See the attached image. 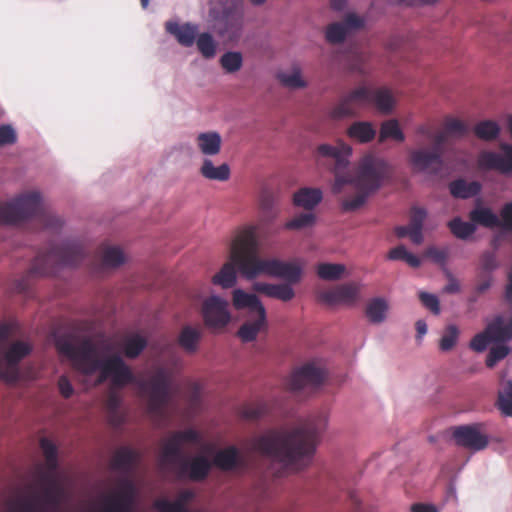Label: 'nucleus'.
I'll return each instance as SVG.
<instances>
[{"mask_svg":"<svg viewBox=\"0 0 512 512\" xmlns=\"http://www.w3.org/2000/svg\"><path fill=\"white\" fill-rule=\"evenodd\" d=\"M233 305L236 309L248 308L252 314H263L265 308L254 294H249L241 289L233 291Z\"/></svg>","mask_w":512,"mask_h":512,"instance_id":"obj_25","label":"nucleus"},{"mask_svg":"<svg viewBox=\"0 0 512 512\" xmlns=\"http://www.w3.org/2000/svg\"><path fill=\"white\" fill-rule=\"evenodd\" d=\"M359 294L360 285L356 282H348L319 292L318 300L328 305H353L359 299Z\"/></svg>","mask_w":512,"mask_h":512,"instance_id":"obj_16","label":"nucleus"},{"mask_svg":"<svg viewBox=\"0 0 512 512\" xmlns=\"http://www.w3.org/2000/svg\"><path fill=\"white\" fill-rule=\"evenodd\" d=\"M425 256L431 259L432 262L445 266L448 259V249H439L435 246H430L426 249Z\"/></svg>","mask_w":512,"mask_h":512,"instance_id":"obj_56","label":"nucleus"},{"mask_svg":"<svg viewBox=\"0 0 512 512\" xmlns=\"http://www.w3.org/2000/svg\"><path fill=\"white\" fill-rule=\"evenodd\" d=\"M448 227L455 237L462 240L468 239L476 230V226L472 222H465L460 217L450 220Z\"/></svg>","mask_w":512,"mask_h":512,"instance_id":"obj_41","label":"nucleus"},{"mask_svg":"<svg viewBox=\"0 0 512 512\" xmlns=\"http://www.w3.org/2000/svg\"><path fill=\"white\" fill-rule=\"evenodd\" d=\"M497 265L498 264L494 253L486 252L483 254L481 258V266L483 270L490 272L494 270Z\"/></svg>","mask_w":512,"mask_h":512,"instance_id":"obj_60","label":"nucleus"},{"mask_svg":"<svg viewBox=\"0 0 512 512\" xmlns=\"http://www.w3.org/2000/svg\"><path fill=\"white\" fill-rule=\"evenodd\" d=\"M446 275L449 278V283L444 287V291L449 294L458 293L460 291V285L458 281L448 270H446Z\"/></svg>","mask_w":512,"mask_h":512,"instance_id":"obj_64","label":"nucleus"},{"mask_svg":"<svg viewBox=\"0 0 512 512\" xmlns=\"http://www.w3.org/2000/svg\"><path fill=\"white\" fill-rule=\"evenodd\" d=\"M135 497V486L129 478L120 482V490L107 500L105 512H130Z\"/></svg>","mask_w":512,"mask_h":512,"instance_id":"obj_19","label":"nucleus"},{"mask_svg":"<svg viewBox=\"0 0 512 512\" xmlns=\"http://www.w3.org/2000/svg\"><path fill=\"white\" fill-rule=\"evenodd\" d=\"M419 298L422 304L433 314L438 315L440 313V303L434 294L420 292Z\"/></svg>","mask_w":512,"mask_h":512,"instance_id":"obj_57","label":"nucleus"},{"mask_svg":"<svg viewBox=\"0 0 512 512\" xmlns=\"http://www.w3.org/2000/svg\"><path fill=\"white\" fill-rule=\"evenodd\" d=\"M58 388L64 398H70L74 392L73 386L66 376H61L58 380Z\"/></svg>","mask_w":512,"mask_h":512,"instance_id":"obj_61","label":"nucleus"},{"mask_svg":"<svg viewBox=\"0 0 512 512\" xmlns=\"http://www.w3.org/2000/svg\"><path fill=\"white\" fill-rule=\"evenodd\" d=\"M469 218L474 225L478 224L486 228H496L501 225L499 217L487 207L474 208L470 211Z\"/></svg>","mask_w":512,"mask_h":512,"instance_id":"obj_31","label":"nucleus"},{"mask_svg":"<svg viewBox=\"0 0 512 512\" xmlns=\"http://www.w3.org/2000/svg\"><path fill=\"white\" fill-rule=\"evenodd\" d=\"M139 388L147 396L148 414L163 420L172 399L170 376L165 370L158 369L148 379L140 381Z\"/></svg>","mask_w":512,"mask_h":512,"instance_id":"obj_9","label":"nucleus"},{"mask_svg":"<svg viewBox=\"0 0 512 512\" xmlns=\"http://www.w3.org/2000/svg\"><path fill=\"white\" fill-rule=\"evenodd\" d=\"M277 78L281 84L289 88H303L306 86V82L301 78L299 68H294L292 73H278Z\"/></svg>","mask_w":512,"mask_h":512,"instance_id":"obj_51","label":"nucleus"},{"mask_svg":"<svg viewBox=\"0 0 512 512\" xmlns=\"http://www.w3.org/2000/svg\"><path fill=\"white\" fill-rule=\"evenodd\" d=\"M57 348L61 354L72 361L74 368L81 373L90 375L100 370L99 383L109 377L116 387H123L133 381L130 368L120 356L113 355L105 361H101L97 357L95 345L89 339L83 340L79 345L67 340L58 341Z\"/></svg>","mask_w":512,"mask_h":512,"instance_id":"obj_3","label":"nucleus"},{"mask_svg":"<svg viewBox=\"0 0 512 512\" xmlns=\"http://www.w3.org/2000/svg\"><path fill=\"white\" fill-rule=\"evenodd\" d=\"M201 332L190 326H185L179 335V345L187 352H195L201 339Z\"/></svg>","mask_w":512,"mask_h":512,"instance_id":"obj_38","label":"nucleus"},{"mask_svg":"<svg viewBox=\"0 0 512 512\" xmlns=\"http://www.w3.org/2000/svg\"><path fill=\"white\" fill-rule=\"evenodd\" d=\"M17 141V134L11 125L0 126V147L12 145Z\"/></svg>","mask_w":512,"mask_h":512,"instance_id":"obj_58","label":"nucleus"},{"mask_svg":"<svg viewBox=\"0 0 512 512\" xmlns=\"http://www.w3.org/2000/svg\"><path fill=\"white\" fill-rule=\"evenodd\" d=\"M406 256H408L407 249L403 246H397L389 251L388 258L390 260H402L405 261Z\"/></svg>","mask_w":512,"mask_h":512,"instance_id":"obj_63","label":"nucleus"},{"mask_svg":"<svg viewBox=\"0 0 512 512\" xmlns=\"http://www.w3.org/2000/svg\"><path fill=\"white\" fill-rule=\"evenodd\" d=\"M443 151L419 148L410 152V163L416 172L437 174L443 167Z\"/></svg>","mask_w":512,"mask_h":512,"instance_id":"obj_17","label":"nucleus"},{"mask_svg":"<svg viewBox=\"0 0 512 512\" xmlns=\"http://www.w3.org/2000/svg\"><path fill=\"white\" fill-rule=\"evenodd\" d=\"M473 132L478 139L491 142L499 136L500 126L493 120H483L474 126Z\"/></svg>","mask_w":512,"mask_h":512,"instance_id":"obj_35","label":"nucleus"},{"mask_svg":"<svg viewBox=\"0 0 512 512\" xmlns=\"http://www.w3.org/2000/svg\"><path fill=\"white\" fill-rule=\"evenodd\" d=\"M85 257L83 245L79 241H66L52 246L47 252L39 253L30 269L29 276L54 275L59 267H75Z\"/></svg>","mask_w":512,"mask_h":512,"instance_id":"obj_8","label":"nucleus"},{"mask_svg":"<svg viewBox=\"0 0 512 512\" xmlns=\"http://www.w3.org/2000/svg\"><path fill=\"white\" fill-rule=\"evenodd\" d=\"M324 379L325 372L323 369L313 363H306L291 374L288 387L293 392L304 389L314 390L323 383Z\"/></svg>","mask_w":512,"mask_h":512,"instance_id":"obj_13","label":"nucleus"},{"mask_svg":"<svg viewBox=\"0 0 512 512\" xmlns=\"http://www.w3.org/2000/svg\"><path fill=\"white\" fill-rule=\"evenodd\" d=\"M229 303L227 300L212 295L206 298L201 306L204 325L211 331L223 330L230 322Z\"/></svg>","mask_w":512,"mask_h":512,"instance_id":"obj_12","label":"nucleus"},{"mask_svg":"<svg viewBox=\"0 0 512 512\" xmlns=\"http://www.w3.org/2000/svg\"><path fill=\"white\" fill-rule=\"evenodd\" d=\"M327 422L324 414L311 416L291 430L269 429L252 437L248 446L251 451L285 466H304L312 459Z\"/></svg>","mask_w":512,"mask_h":512,"instance_id":"obj_2","label":"nucleus"},{"mask_svg":"<svg viewBox=\"0 0 512 512\" xmlns=\"http://www.w3.org/2000/svg\"><path fill=\"white\" fill-rule=\"evenodd\" d=\"M31 352V346L23 341L14 342L5 354L7 366L0 368V379L14 383L19 379L18 363Z\"/></svg>","mask_w":512,"mask_h":512,"instance_id":"obj_18","label":"nucleus"},{"mask_svg":"<svg viewBox=\"0 0 512 512\" xmlns=\"http://www.w3.org/2000/svg\"><path fill=\"white\" fill-rule=\"evenodd\" d=\"M190 497H191V493L187 491L181 495L180 499H178L174 502H170L166 499L158 500L155 503V507L160 512H187V509L185 507V502Z\"/></svg>","mask_w":512,"mask_h":512,"instance_id":"obj_42","label":"nucleus"},{"mask_svg":"<svg viewBox=\"0 0 512 512\" xmlns=\"http://www.w3.org/2000/svg\"><path fill=\"white\" fill-rule=\"evenodd\" d=\"M482 424L462 425L453 429V439L458 446L480 451L488 446L489 439L482 432Z\"/></svg>","mask_w":512,"mask_h":512,"instance_id":"obj_15","label":"nucleus"},{"mask_svg":"<svg viewBox=\"0 0 512 512\" xmlns=\"http://www.w3.org/2000/svg\"><path fill=\"white\" fill-rule=\"evenodd\" d=\"M348 136L360 143L372 141L376 131L370 122H355L348 128Z\"/></svg>","mask_w":512,"mask_h":512,"instance_id":"obj_34","label":"nucleus"},{"mask_svg":"<svg viewBox=\"0 0 512 512\" xmlns=\"http://www.w3.org/2000/svg\"><path fill=\"white\" fill-rule=\"evenodd\" d=\"M427 212L424 208L414 206L410 210V222L409 225L413 229V243L421 244L423 241V223L426 219Z\"/></svg>","mask_w":512,"mask_h":512,"instance_id":"obj_37","label":"nucleus"},{"mask_svg":"<svg viewBox=\"0 0 512 512\" xmlns=\"http://www.w3.org/2000/svg\"><path fill=\"white\" fill-rule=\"evenodd\" d=\"M210 17L214 20L213 28L216 33L228 41L240 38L243 27V15L236 7H226L218 12L215 8L210 10Z\"/></svg>","mask_w":512,"mask_h":512,"instance_id":"obj_11","label":"nucleus"},{"mask_svg":"<svg viewBox=\"0 0 512 512\" xmlns=\"http://www.w3.org/2000/svg\"><path fill=\"white\" fill-rule=\"evenodd\" d=\"M449 135L446 133V130L442 132H436L432 134L431 140H433V150L443 151L442 146L447 140Z\"/></svg>","mask_w":512,"mask_h":512,"instance_id":"obj_62","label":"nucleus"},{"mask_svg":"<svg viewBox=\"0 0 512 512\" xmlns=\"http://www.w3.org/2000/svg\"><path fill=\"white\" fill-rule=\"evenodd\" d=\"M200 173L209 180L226 181L230 177V167L226 163L216 167L210 159H205L200 168Z\"/></svg>","mask_w":512,"mask_h":512,"instance_id":"obj_32","label":"nucleus"},{"mask_svg":"<svg viewBox=\"0 0 512 512\" xmlns=\"http://www.w3.org/2000/svg\"><path fill=\"white\" fill-rule=\"evenodd\" d=\"M40 447L48 465L51 468H55L57 465V448L54 443L48 438H42L40 440Z\"/></svg>","mask_w":512,"mask_h":512,"instance_id":"obj_54","label":"nucleus"},{"mask_svg":"<svg viewBox=\"0 0 512 512\" xmlns=\"http://www.w3.org/2000/svg\"><path fill=\"white\" fill-rule=\"evenodd\" d=\"M146 346L147 340L138 334L127 337L122 344L124 355L131 359L138 357Z\"/></svg>","mask_w":512,"mask_h":512,"instance_id":"obj_40","label":"nucleus"},{"mask_svg":"<svg viewBox=\"0 0 512 512\" xmlns=\"http://www.w3.org/2000/svg\"><path fill=\"white\" fill-rule=\"evenodd\" d=\"M352 149L343 142L320 144L316 149L318 161L329 166L335 176L332 192L339 194L347 184L352 185L357 194L342 201V210L355 211L364 205L369 195L376 192L390 176L389 164L372 154L363 156L353 173L347 170Z\"/></svg>","mask_w":512,"mask_h":512,"instance_id":"obj_1","label":"nucleus"},{"mask_svg":"<svg viewBox=\"0 0 512 512\" xmlns=\"http://www.w3.org/2000/svg\"><path fill=\"white\" fill-rule=\"evenodd\" d=\"M459 337V329L456 325H448L440 339L439 347L442 351H450Z\"/></svg>","mask_w":512,"mask_h":512,"instance_id":"obj_53","label":"nucleus"},{"mask_svg":"<svg viewBox=\"0 0 512 512\" xmlns=\"http://www.w3.org/2000/svg\"><path fill=\"white\" fill-rule=\"evenodd\" d=\"M510 347L504 344L492 346L486 357L485 364L488 368H494L500 361L510 353Z\"/></svg>","mask_w":512,"mask_h":512,"instance_id":"obj_48","label":"nucleus"},{"mask_svg":"<svg viewBox=\"0 0 512 512\" xmlns=\"http://www.w3.org/2000/svg\"><path fill=\"white\" fill-rule=\"evenodd\" d=\"M198 51L206 59H211L216 54V42L211 34L204 32L198 35L196 40Z\"/></svg>","mask_w":512,"mask_h":512,"instance_id":"obj_44","label":"nucleus"},{"mask_svg":"<svg viewBox=\"0 0 512 512\" xmlns=\"http://www.w3.org/2000/svg\"><path fill=\"white\" fill-rule=\"evenodd\" d=\"M372 104L379 111L388 113L394 106V98L386 88L371 90L366 86H360L339 100L338 104L331 111V117L340 119L355 116L360 110Z\"/></svg>","mask_w":512,"mask_h":512,"instance_id":"obj_7","label":"nucleus"},{"mask_svg":"<svg viewBox=\"0 0 512 512\" xmlns=\"http://www.w3.org/2000/svg\"><path fill=\"white\" fill-rule=\"evenodd\" d=\"M449 191L454 198L468 199L479 194L481 184L478 181L467 182L459 178L449 183Z\"/></svg>","mask_w":512,"mask_h":512,"instance_id":"obj_27","label":"nucleus"},{"mask_svg":"<svg viewBox=\"0 0 512 512\" xmlns=\"http://www.w3.org/2000/svg\"><path fill=\"white\" fill-rule=\"evenodd\" d=\"M268 412V407L263 402L250 403L240 408L239 414L245 420L255 421Z\"/></svg>","mask_w":512,"mask_h":512,"instance_id":"obj_45","label":"nucleus"},{"mask_svg":"<svg viewBox=\"0 0 512 512\" xmlns=\"http://www.w3.org/2000/svg\"><path fill=\"white\" fill-rule=\"evenodd\" d=\"M256 319L247 321L241 325L237 334L243 342L253 341L258 333L266 327V311L263 314H255Z\"/></svg>","mask_w":512,"mask_h":512,"instance_id":"obj_30","label":"nucleus"},{"mask_svg":"<svg viewBox=\"0 0 512 512\" xmlns=\"http://www.w3.org/2000/svg\"><path fill=\"white\" fill-rule=\"evenodd\" d=\"M497 406L504 415L512 417V381H507L498 392Z\"/></svg>","mask_w":512,"mask_h":512,"instance_id":"obj_46","label":"nucleus"},{"mask_svg":"<svg viewBox=\"0 0 512 512\" xmlns=\"http://www.w3.org/2000/svg\"><path fill=\"white\" fill-rule=\"evenodd\" d=\"M322 197L320 189L304 187L294 193L293 203L295 206L302 207L305 210H312L321 202Z\"/></svg>","mask_w":512,"mask_h":512,"instance_id":"obj_26","label":"nucleus"},{"mask_svg":"<svg viewBox=\"0 0 512 512\" xmlns=\"http://www.w3.org/2000/svg\"><path fill=\"white\" fill-rule=\"evenodd\" d=\"M120 404V397L116 393H110L106 401V407L109 412V421L114 426H119L122 423V417L118 411Z\"/></svg>","mask_w":512,"mask_h":512,"instance_id":"obj_52","label":"nucleus"},{"mask_svg":"<svg viewBox=\"0 0 512 512\" xmlns=\"http://www.w3.org/2000/svg\"><path fill=\"white\" fill-rule=\"evenodd\" d=\"M389 138L397 142H403L405 140V135L402 132L398 121L395 119L386 120L381 124L378 139L379 142L382 143Z\"/></svg>","mask_w":512,"mask_h":512,"instance_id":"obj_39","label":"nucleus"},{"mask_svg":"<svg viewBox=\"0 0 512 512\" xmlns=\"http://www.w3.org/2000/svg\"><path fill=\"white\" fill-rule=\"evenodd\" d=\"M500 221L503 229L512 231V203L505 204L500 211Z\"/></svg>","mask_w":512,"mask_h":512,"instance_id":"obj_59","label":"nucleus"},{"mask_svg":"<svg viewBox=\"0 0 512 512\" xmlns=\"http://www.w3.org/2000/svg\"><path fill=\"white\" fill-rule=\"evenodd\" d=\"M257 292L263 293L270 298H275L284 302L290 301L294 298L295 292L293 288L286 283L283 284H268L257 283L254 286Z\"/></svg>","mask_w":512,"mask_h":512,"instance_id":"obj_23","label":"nucleus"},{"mask_svg":"<svg viewBox=\"0 0 512 512\" xmlns=\"http://www.w3.org/2000/svg\"><path fill=\"white\" fill-rule=\"evenodd\" d=\"M257 253L258 242L254 228L239 230L230 245L229 261L212 277V283L224 289L233 287L237 280L236 268L244 278L248 279L242 269V260L246 258L256 260Z\"/></svg>","mask_w":512,"mask_h":512,"instance_id":"obj_5","label":"nucleus"},{"mask_svg":"<svg viewBox=\"0 0 512 512\" xmlns=\"http://www.w3.org/2000/svg\"><path fill=\"white\" fill-rule=\"evenodd\" d=\"M489 342H493L490 333H487V327L481 333L476 334L470 341V348L476 352H483Z\"/></svg>","mask_w":512,"mask_h":512,"instance_id":"obj_55","label":"nucleus"},{"mask_svg":"<svg viewBox=\"0 0 512 512\" xmlns=\"http://www.w3.org/2000/svg\"><path fill=\"white\" fill-rule=\"evenodd\" d=\"M241 462V457L238 449L235 446H229L227 448L219 450L213 457L211 467H215L229 471L236 468Z\"/></svg>","mask_w":512,"mask_h":512,"instance_id":"obj_22","label":"nucleus"},{"mask_svg":"<svg viewBox=\"0 0 512 512\" xmlns=\"http://www.w3.org/2000/svg\"><path fill=\"white\" fill-rule=\"evenodd\" d=\"M186 443L201 444L200 433L193 428L172 433L162 449L161 463L169 467L179 479L188 478L194 482H201L211 471L210 460L204 455H196L191 459L184 457L182 445Z\"/></svg>","mask_w":512,"mask_h":512,"instance_id":"obj_4","label":"nucleus"},{"mask_svg":"<svg viewBox=\"0 0 512 512\" xmlns=\"http://www.w3.org/2000/svg\"><path fill=\"white\" fill-rule=\"evenodd\" d=\"M139 461L138 452L128 446H121L114 452L111 459V469L125 474L131 473Z\"/></svg>","mask_w":512,"mask_h":512,"instance_id":"obj_21","label":"nucleus"},{"mask_svg":"<svg viewBox=\"0 0 512 512\" xmlns=\"http://www.w3.org/2000/svg\"><path fill=\"white\" fill-rule=\"evenodd\" d=\"M98 254L103 267H118L125 261L123 251L116 246L102 245L98 250Z\"/></svg>","mask_w":512,"mask_h":512,"instance_id":"obj_33","label":"nucleus"},{"mask_svg":"<svg viewBox=\"0 0 512 512\" xmlns=\"http://www.w3.org/2000/svg\"><path fill=\"white\" fill-rule=\"evenodd\" d=\"M40 217L46 228L58 229L62 221L42 210L41 195L37 191L22 193L9 202L0 203V224L14 225L30 218Z\"/></svg>","mask_w":512,"mask_h":512,"instance_id":"obj_6","label":"nucleus"},{"mask_svg":"<svg viewBox=\"0 0 512 512\" xmlns=\"http://www.w3.org/2000/svg\"><path fill=\"white\" fill-rule=\"evenodd\" d=\"M242 269L248 280L255 279L260 275H268L295 284L300 281L302 275V269L298 265L277 259H261L257 254L256 260L243 259Z\"/></svg>","mask_w":512,"mask_h":512,"instance_id":"obj_10","label":"nucleus"},{"mask_svg":"<svg viewBox=\"0 0 512 512\" xmlns=\"http://www.w3.org/2000/svg\"><path fill=\"white\" fill-rule=\"evenodd\" d=\"M166 30L174 35L177 41L185 47H191L195 42L197 34V26L195 25L189 23L179 25L175 22H168L166 23Z\"/></svg>","mask_w":512,"mask_h":512,"instance_id":"obj_24","label":"nucleus"},{"mask_svg":"<svg viewBox=\"0 0 512 512\" xmlns=\"http://www.w3.org/2000/svg\"><path fill=\"white\" fill-rule=\"evenodd\" d=\"M387 310L388 304L383 298H374L368 302L365 314L371 323L379 324L385 320Z\"/></svg>","mask_w":512,"mask_h":512,"instance_id":"obj_36","label":"nucleus"},{"mask_svg":"<svg viewBox=\"0 0 512 512\" xmlns=\"http://www.w3.org/2000/svg\"><path fill=\"white\" fill-rule=\"evenodd\" d=\"M316 217L313 213H300L286 222L285 228L288 230H300L314 225Z\"/></svg>","mask_w":512,"mask_h":512,"instance_id":"obj_49","label":"nucleus"},{"mask_svg":"<svg viewBox=\"0 0 512 512\" xmlns=\"http://www.w3.org/2000/svg\"><path fill=\"white\" fill-rule=\"evenodd\" d=\"M196 143L201 153L214 156L221 150L222 139L220 134L215 131L203 132L196 137Z\"/></svg>","mask_w":512,"mask_h":512,"instance_id":"obj_28","label":"nucleus"},{"mask_svg":"<svg viewBox=\"0 0 512 512\" xmlns=\"http://www.w3.org/2000/svg\"><path fill=\"white\" fill-rule=\"evenodd\" d=\"M220 65L227 73L239 71L243 64V57L240 52L229 51L220 57Z\"/></svg>","mask_w":512,"mask_h":512,"instance_id":"obj_43","label":"nucleus"},{"mask_svg":"<svg viewBox=\"0 0 512 512\" xmlns=\"http://www.w3.org/2000/svg\"><path fill=\"white\" fill-rule=\"evenodd\" d=\"M487 333L493 342H504L512 339V318L509 323H505L502 316H496L494 320L487 325Z\"/></svg>","mask_w":512,"mask_h":512,"instance_id":"obj_29","label":"nucleus"},{"mask_svg":"<svg viewBox=\"0 0 512 512\" xmlns=\"http://www.w3.org/2000/svg\"><path fill=\"white\" fill-rule=\"evenodd\" d=\"M502 153L483 151L479 154L477 162L481 169L495 170L503 175H512V145H500Z\"/></svg>","mask_w":512,"mask_h":512,"instance_id":"obj_14","label":"nucleus"},{"mask_svg":"<svg viewBox=\"0 0 512 512\" xmlns=\"http://www.w3.org/2000/svg\"><path fill=\"white\" fill-rule=\"evenodd\" d=\"M345 271L342 264L322 263L317 267V274L323 280H337Z\"/></svg>","mask_w":512,"mask_h":512,"instance_id":"obj_47","label":"nucleus"},{"mask_svg":"<svg viewBox=\"0 0 512 512\" xmlns=\"http://www.w3.org/2000/svg\"><path fill=\"white\" fill-rule=\"evenodd\" d=\"M444 129L449 136L463 137L468 134V125L460 119L447 117L444 121Z\"/></svg>","mask_w":512,"mask_h":512,"instance_id":"obj_50","label":"nucleus"},{"mask_svg":"<svg viewBox=\"0 0 512 512\" xmlns=\"http://www.w3.org/2000/svg\"><path fill=\"white\" fill-rule=\"evenodd\" d=\"M363 21L355 14H348L343 22H334L327 26L325 37L329 43L338 44L345 40L349 30L362 27Z\"/></svg>","mask_w":512,"mask_h":512,"instance_id":"obj_20","label":"nucleus"}]
</instances>
